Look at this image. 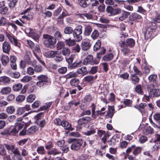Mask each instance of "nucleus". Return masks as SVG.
<instances>
[{"label": "nucleus", "mask_w": 160, "mask_h": 160, "mask_svg": "<svg viewBox=\"0 0 160 160\" xmlns=\"http://www.w3.org/2000/svg\"><path fill=\"white\" fill-rule=\"evenodd\" d=\"M44 39L43 43L46 47L50 48L54 47V45L56 42V38L53 37L47 34H44L43 35Z\"/></svg>", "instance_id": "f257e3e1"}, {"label": "nucleus", "mask_w": 160, "mask_h": 160, "mask_svg": "<svg viewBox=\"0 0 160 160\" xmlns=\"http://www.w3.org/2000/svg\"><path fill=\"white\" fill-rule=\"evenodd\" d=\"M82 28L81 25L77 26L72 33L74 39L77 42H78L82 39V36L81 35L82 33Z\"/></svg>", "instance_id": "f03ea898"}, {"label": "nucleus", "mask_w": 160, "mask_h": 160, "mask_svg": "<svg viewBox=\"0 0 160 160\" xmlns=\"http://www.w3.org/2000/svg\"><path fill=\"white\" fill-rule=\"evenodd\" d=\"M25 32L28 36L32 37L37 42L38 41L39 36L37 34L35 29L27 28L25 30Z\"/></svg>", "instance_id": "7ed1b4c3"}, {"label": "nucleus", "mask_w": 160, "mask_h": 160, "mask_svg": "<svg viewBox=\"0 0 160 160\" xmlns=\"http://www.w3.org/2000/svg\"><path fill=\"white\" fill-rule=\"evenodd\" d=\"M23 127V124L19 122H16L14 126L9 127L10 135H14L17 133L19 131L22 129Z\"/></svg>", "instance_id": "20e7f679"}, {"label": "nucleus", "mask_w": 160, "mask_h": 160, "mask_svg": "<svg viewBox=\"0 0 160 160\" xmlns=\"http://www.w3.org/2000/svg\"><path fill=\"white\" fill-rule=\"evenodd\" d=\"M83 143L82 139H75L71 146V148L73 150L77 151L80 149Z\"/></svg>", "instance_id": "39448f33"}, {"label": "nucleus", "mask_w": 160, "mask_h": 160, "mask_svg": "<svg viewBox=\"0 0 160 160\" xmlns=\"http://www.w3.org/2000/svg\"><path fill=\"white\" fill-rule=\"evenodd\" d=\"M83 63L85 65L88 64L93 65L98 64V62L95 59H94L92 55H89L84 59Z\"/></svg>", "instance_id": "423d86ee"}, {"label": "nucleus", "mask_w": 160, "mask_h": 160, "mask_svg": "<svg viewBox=\"0 0 160 160\" xmlns=\"http://www.w3.org/2000/svg\"><path fill=\"white\" fill-rule=\"evenodd\" d=\"M91 118L92 119H96L98 116H102V113L96 110V106L93 103H92L91 105Z\"/></svg>", "instance_id": "0eeeda50"}, {"label": "nucleus", "mask_w": 160, "mask_h": 160, "mask_svg": "<svg viewBox=\"0 0 160 160\" xmlns=\"http://www.w3.org/2000/svg\"><path fill=\"white\" fill-rule=\"evenodd\" d=\"M156 28V27L155 25L148 27L144 34L145 38H150L152 35V36H154V33Z\"/></svg>", "instance_id": "6e6552de"}, {"label": "nucleus", "mask_w": 160, "mask_h": 160, "mask_svg": "<svg viewBox=\"0 0 160 160\" xmlns=\"http://www.w3.org/2000/svg\"><path fill=\"white\" fill-rule=\"evenodd\" d=\"M6 34L11 43L14 44L15 46L19 47H20V43L17 38H15L13 36L10 35L7 32H6Z\"/></svg>", "instance_id": "1a4fd4ad"}, {"label": "nucleus", "mask_w": 160, "mask_h": 160, "mask_svg": "<svg viewBox=\"0 0 160 160\" xmlns=\"http://www.w3.org/2000/svg\"><path fill=\"white\" fill-rule=\"evenodd\" d=\"M81 46L82 50L87 51L90 48L91 44L88 39H84L82 41Z\"/></svg>", "instance_id": "9d476101"}, {"label": "nucleus", "mask_w": 160, "mask_h": 160, "mask_svg": "<svg viewBox=\"0 0 160 160\" xmlns=\"http://www.w3.org/2000/svg\"><path fill=\"white\" fill-rule=\"evenodd\" d=\"M3 52L7 54H8L11 49V47L9 42L7 41H4L2 45Z\"/></svg>", "instance_id": "9b49d317"}, {"label": "nucleus", "mask_w": 160, "mask_h": 160, "mask_svg": "<svg viewBox=\"0 0 160 160\" xmlns=\"http://www.w3.org/2000/svg\"><path fill=\"white\" fill-rule=\"evenodd\" d=\"M91 120V118L89 117H84L79 119L78 123L80 125H84L89 122Z\"/></svg>", "instance_id": "f8f14e48"}, {"label": "nucleus", "mask_w": 160, "mask_h": 160, "mask_svg": "<svg viewBox=\"0 0 160 160\" xmlns=\"http://www.w3.org/2000/svg\"><path fill=\"white\" fill-rule=\"evenodd\" d=\"M83 63L81 60H77L72 65H70L68 67V68L70 69H73L82 66L83 65Z\"/></svg>", "instance_id": "ddd939ff"}, {"label": "nucleus", "mask_w": 160, "mask_h": 160, "mask_svg": "<svg viewBox=\"0 0 160 160\" xmlns=\"http://www.w3.org/2000/svg\"><path fill=\"white\" fill-rule=\"evenodd\" d=\"M38 79L42 82H43L44 84L47 85H49L50 82L48 80V77L45 75H41L37 78Z\"/></svg>", "instance_id": "4468645a"}, {"label": "nucleus", "mask_w": 160, "mask_h": 160, "mask_svg": "<svg viewBox=\"0 0 160 160\" xmlns=\"http://www.w3.org/2000/svg\"><path fill=\"white\" fill-rule=\"evenodd\" d=\"M97 75H95L94 76L91 75H88L84 78L83 81L92 84L94 82V81L97 78Z\"/></svg>", "instance_id": "2eb2a0df"}, {"label": "nucleus", "mask_w": 160, "mask_h": 160, "mask_svg": "<svg viewBox=\"0 0 160 160\" xmlns=\"http://www.w3.org/2000/svg\"><path fill=\"white\" fill-rule=\"evenodd\" d=\"M136 74H131L130 76V80L132 83L134 84H136L139 83L140 79L138 77Z\"/></svg>", "instance_id": "dca6fc26"}, {"label": "nucleus", "mask_w": 160, "mask_h": 160, "mask_svg": "<svg viewBox=\"0 0 160 160\" xmlns=\"http://www.w3.org/2000/svg\"><path fill=\"white\" fill-rule=\"evenodd\" d=\"M149 95L152 97H158L160 96V89H152L150 91Z\"/></svg>", "instance_id": "f3484780"}, {"label": "nucleus", "mask_w": 160, "mask_h": 160, "mask_svg": "<svg viewBox=\"0 0 160 160\" xmlns=\"http://www.w3.org/2000/svg\"><path fill=\"white\" fill-rule=\"evenodd\" d=\"M31 8H28L25 10L23 11L21 13L22 15L25 14L27 17H31V20L33 17V13L31 12Z\"/></svg>", "instance_id": "a211bd4d"}, {"label": "nucleus", "mask_w": 160, "mask_h": 160, "mask_svg": "<svg viewBox=\"0 0 160 160\" xmlns=\"http://www.w3.org/2000/svg\"><path fill=\"white\" fill-rule=\"evenodd\" d=\"M11 88L9 87H6L2 88L0 91V93L3 95H7L11 92Z\"/></svg>", "instance_id": "6ab92c4d"}, {"label": "nucleus", "mask_w": 160, "mask_h": 160, "mask_svg": "<svg viewBox=\"0 0 160 160\" xmlns=\"http://www.w3.org/2000/svg\"><path fill=\"white\" fill-rule=\"evenodd\" d=\"M1 61L2 65L3 66H6L9 62V58L7 55L2 54L1 56Z\"/></svg>", "instance_id": "aec40b11"}, {"label": "nucleus", "mask_w": 160, "mask_h": 160, "mask_svg": "<svg viewBox=\"0 0 160 160\" xmlns=\"http://www.w3.org/2000/svg\"><path fill=\"white\" fill-rule=\"evenodd\" d=\"M0 82L1 83L7 85L10 82V79L9 77L4 76L0 77Z\"/></svg>", "instance_id": "412c9836"}, {"label": "nucleus", "mask_w": 160, "mask_h": 160, "mask_svg": "<svg viewBox=\"0 0 160 160\" xmlns=\"http://www.w3.org/2000/svg\"><path fill=\"white\" fill-rule=\"evenodd\" d=\"M62 126L65 129L72 130V128L71 127V124L67 121L63 120L62 121Z\"/></svg>", "instance_id": "4be33fe9"}, {"label": "nucleus", "mask_w": 160, "mask_h": 160, "mask_svg": "<svg viewBox=\"0 0 160 160\" xmlns=\"http://www.w3.org/2000/svg\"><path fill=\"white\" fill-rule=\"evenodd\" d=\"M7 74L11 77L15 78H18L20 76V73L17 72H13L8 71L7 72Z\"/></svg>", "instance_id": "5701e85b"}, {"label": "nucleus", "mask_w": 160, "mask_h": 160, "mask_svg": "<svg viewBox=\"0 0 160 160\" xmlns=\"http://www.w3.org/2000/svg\"><path fill=\"white\" fill-rule=\"evenodd\" d=\"M142 17L141 15L136 13H132L130 16L131 20L135 21L140 19Z\"/></svg>", "instance_id": "b1692460"}, {"label": "nucleus", "mask_w": 160, "mask_h": 160, "mask_svg": "<svg viewBox=\"0 0 160 160\" xmlns=\"http://www.w3.org/2000/svg\"><path fill=\"white\" fill-rule=\"evenodd\" d=\"M57 52L56 51H51L46 53L45 55L48 58H54L57 55Z\"/></svg>", "instance_id": "393cba45"}, {"label": "nucleus", "mask_w": 160, "mask_h": 160, "mask_svg": "<svg viewBox=\"0 0 160 160\" xmlns=\"http://www.w3.org/2000/svg\"><path fill=\"white\" fill-rule=\"evenodd\" d=\"M114 111L115 109L114 107H110L108 108L106 115L112 118L115 113Z\"/></svg>", "instance_id": "a878e982"}, {"label": "nucleus", "mask_w": 160, "mask_h": 160, "mask_svg": "<svg viewBox=\"0 0 160 160\" xmlns=\"http://www.w3.org/2000/svg\"><path fill=\"white\" fill-rule=\"evenodd\" d=\"M135 44V41L134 39L129 38L126 41V47L129 46L130 47H133Z\"/></svg>", "instance_id": "bb28decb"}, {"label": "nucleus", "mask_w": 160, "mask_h": 160, "mask_svg": "<svg viewBox=\"0 0 160 160\" xmlns=\"http://www.w3.org/2000/svg\"><path fill=\"white\" fill-rule=\"evenodd\" d=\"M78 74L85 75L87 73V68L85 67H82L81 68L78 69L77 71Z\"/></svg>", "instance_id": "cd10ccee"}, {"label": "nucleus", "mask_w": 160, "mask_h": 160, "mask_svg": "<svg viewBox=\"0 0 160 160\" xmlns=\"http://www.w3.org/2000/svg\"><path fill=\"white\" fill-rule=\"evenodd\" d=\"M153 132V129L150 126H148L145 128L143 130V133L147 135L152 134Z\"/></svg>", "instance_id": "c85d7f7f"}, {"label": "nucleus", "mask_w": 160, "mask_h": 160, "mask_svg": "<svg viewBox=\"0 0 160 160\" xmlns=\"http://www.w3.org/2000/svg\"><path fill=\"white\" fill-rule=\"evenodd\" d=\"M22 88V85L21 83H18L14 85L12 87L13 90L15 92L20 91Z\"/></svg>", "instance_id": "c756f323"}, {"label": "nucleus", "mask_w": 160, "mask_h": 160, "mask_svg": "<svg viewBox=\"0 0 160 160\" xmlns=\"http://www.w3.org/2000/svg\"><path fill=\"white\" fill-rule=\"evenodd\" d=\"M70 50L68 48H63L62 50V52L63 55L65 57H68L70 54Z\"/></svg>", "instance_id": "7c9ffc66"}, {"label": "nucleus", "mask_w": 160, "mask_h": 160, "mask_svg": "<svg viewBox=\"0 0 160 160\" xmlns=\"http://www.w3.org/2000/svg\"><path fill=\"white\" fill-rule=\"evenodd\" d=\"M37 130V128L36 126H33L30 127L27 130V133L28 135L34 133Z\"/></svg>", "instance_id": "2f4dec72"}, {"label": "nucleus", "mask_w": 160, "mask_h": 160, "mask_svg": "<svg viewBox=\"0 0 160 160\" xmlns=\"http://www.w3.org/2000/svg\"><path fill=\"white\" fill-rule=\"evenodd\" d=\"M92 29L91 27L90 26H87L84 30V34L85 35L88 36L90 35L92 31Z\"/></svg>", "instance_id": "473e14b6"}, {"label": "nucleus", "mask_w": 160, "mask_h": 160, "mask_svg": "<svg viewBox=\"0 0 160 160\" xmlns=\"http://www.w3.org/2000/svg\"><path fill=\"white\" fill-rule=\"evenodd\" d=\"M80 82L79 80L76 78H74L71 80L70 83L72 86L76 87Z\"/></svg>", "instance_id": "72a5a7b5"}, {"label": "nucleus", "mask_w": 160, "mask_h": 160, "mask_svg": "<svg viewBox=\"0 0 160 160\" xmlns=\"http://www.w3.org/2000/svg\"><path fill=\"white\" fill-rule=\"evenodd\" d=\"M75 55L74 54H71L69 58H66V61L67 62L68 64V67L70 65H72V63L73 60L75 57Z\"/></svg>", "instance_id": "f704fd0d"}, {"label": "nucleus", "mask_w": 160, "mask_h": 160, "mask_svg": "<svg viewBox=\"0 0 160 160\" xmlns=\"http://www.w3.org/2000/svg\"><path fill=\"white\" fill-rule=\"evenodd\" d=\"M113 57V55L111 53L108 54L103 57V60L107 61H109L112 59Z\"/></svg>", "instance_id": "c9c22d12"}, {"label": "nucleus", "mask_w": 160, "mask_h": 160, "mask_svg": "<svg viewBox=\"0 0 160 160\" xmlns=\"http://www.w3.org/2000/svg\"><path fill=\"white\" fill-rule=\"evenodd\" d=\"M33 53L34 56L36 58L37 60L40 63L44 66L45 65V64L44 62L42 60L41 57L38 55V53L35 52L34 51H33Z\"/></svg>", "instance_id": "e433bc0d"}, {"label": "nucleus", "mask_w": 160, "mask_h": 160, "mask_svg": "<svg viewBox=\"0 0 160 160\" xmlns=\"http://www.w3.org/2000/svg\"><path fill=\"white\" fill-rule=\"evenodd\" d=\"M135 90L138 94H142V87L141 84H138L136 85L135 88Z\"/></svg>", "instance_id": "4c0bfd02"}, {"label": "nucleus", "mask_w": 160, "mask_h": 160, "mask_svg": "<svg viewBox=\"0 0 160 160\" xmlns=\"http://www.w3.org/2000/svg\"><path fill=\"white\" fill-rule=\"evenodd\" d=\"M74 30L71 27L68 26L66 27L64 29V32L66 34H70L73 33Z\"/></svg>", "instance_id": "58836bf2"}, {"label": "nucleus", "mask_w": 160, "mask_h": 160, "mask_svg": "<svg viewBox=\"0 0 160 160\" xmlns=\"http://www.w3.org/2000/svg\"><path fill=\"white\" fill-rule=\"evenodd\" d=\"M35 98L36 96L34 94H30L27 98V101L28 102L31 103L35 100Z\"/></svg>", "instance_id": "ea45409f"}, {"label": "nucleus", "mask_w": 160, "mask_h": 160, "mask_svg": "<svg viewBox=\"0 0 160 160\" xmlns=\"http://www.w3.org/2000/svg\"><path fill=\"white\" fill-rule=\"evenodd\" d=\"M48 153L50 155H56L60 153L61 152L58 151L57 149L54 148L48 152Z\"/></svg>", "instance_id": "a19ab883"}, {"label": "nucleus", "mask_w": 160, "mask_h": 160, "mask_svg": "<svg viewBox=\"0 0 160 160\" xmlns=\"http://www.w3.org/2000/svg\"><path fill=\"white\" fill-rule=\"evenodd\" d=\"M105 134L106 135V136L103 135L102 138H101L102 141L104 144L106 142L107 138L109 137L111 135V133L110 132H105Z\"/></svg>", "instance_id": "79ce46f5"}, {"label": "nucleus", "mask_w": 160, "mask_h": 160, "mask_svg": "<svg viewBox=\"0 0 160 160\" xmlns=\"http://www.w3.org/2000/svg\"><path fill=\"white\" fill-rule=\"evenodd\" d=\"M15 111V108L13 106H10L7 107L6 109V112L8 113L12 114Z\"/></svg>", "instance_id": "37998d69"}, {"label": "nucleus", "mask_w": 160, "mask_h": 160, "mask_svg": "<svg viewBox=\"0 0 160 160\" xmlns=\"http://www.w3.org/2000/svg\"><path fill=\"white\" fill-rule=\"evenodd\" d=\"M76 42L74 39L71 40V39L65 40V42L67 45L70 47L74 45L75 44Z\"/></svg>", "instance_id": "c03bdc74"}, {"label": "nucleus", "mask_w": 160, "mask_h": 160, "mask_svg": "<svg viewBox=\"0 0 160 160\" xmlns=\"http://www.w3.org/2000/svg\"><path fill=\"white\" fill-rule=\"evenodd\" d=\"M122 51L124 55H128L131 52V50L127 47H125L122 48Z\"/></svg>", "instance_id": "a18cd8bd"}, {"label": "nucleus", "mask_w": 160, "mask_h": 160, "mask_svg": "<svg viewBox=\"0 0 160 160\" xmlns=\"http://www.w3.org/2000/svg\"><path fill=\"white\" fill-rule=\"evenodd\" d=\"M25 98V96L24 95H19L16 98V101L19 102H21L24 100Z\"/></svg>", "instance_id": "49530a36"}, {"label": "nucleus", "mask_w": 160, "mask_h": 160, "mask_svg": "<svg viewBox=\"0 0 160 160\" xmlns=\"http://www.w3.org/2000/svg\"><path fill=\"white\" fill-rule=\"evenodd\" d=\"M37 151L39 154H45V151L43 146H41L37 148Z\"/></svg>", "instance_id": "de8ad7c7"}, {"label": "nucleus", "mask_w": 160, "mask_h": 160, "mask_svg": "<svg viewBox=\"0 0 160 160\" xmlns=\"http://www.w3.org/2000/svg\"><path fill=\"white\" fill-rule=\"evenodd\" d=\"M99 35V33L98 31L94 30L91 34V37L93 40L96 39L97 38Z\"/></svg>", "instance_id": "09e8293b"}, {"label": "nucleus", "mask_w": 160, "mask_h": 160, "mask_svg": "<svg viewBox=\"0 0 160 160\" xmlns=\"http://www.w3.org/2000/svg\"><path fill=\"white\" fill-rule=\"evenodd\" d=\"M133 70L135 73L134 74L138 75L140 77L142 76V72L138 69L136 66H133Z\"/></svg>", "instance_id": "8fccbe9b"}, {"label": "nucleus", "mask_w": 160, "mask_h": 160, "mask_svg": "<svg viewBox=\"0 0 160 160\" xmlns=\"http://www.w3.org/2000/svg\"><path fill=\"white\" fill-rule=\"evenodd\" d=\"M68 106L69 108L72 107L73 105L75 106H77L80 104L79 102H76L75 100H74L69 102H68Z\"/></svg>", "instance_id": "3c124183"}, {"label": "nucleus", "mask_w": 160, "mask_h": 160, "mask_svg": "<svg viewBox=\"0 0 160 160\" xmlns=\"http://www.w3.org/2000/svg\"><path fill=\"white\" fill-rule=\"evenodd\" d=\"M15 23L16 24L20 26H23V24L26 23V21L24 20H22V18H20L19 19V20H16L15 21Z\"/></svg>", "instance_id": "603ef678"}, {"label": "nucleus", "mask_w": 160, "mask_h": 160, "mask_svg": "<svg viewBox=\"0 0 160 160\" xmlns=\"http://www.w3.org/2000/svg\"><path fill=\"white\" fill-rule=\"evenodd\" d=\"M96 132V130L95 129H92L86 132H83V135L87 136H90L94 134Z\"/></svg>", "instance_id": "864d4df0"}, {"label": "nucleus", "mask_w": 160, "mask_h": 160, "mask_svg": "<svg viewBox=\"0 0 160 160\" xmlns=\"http://www.w3.org/2000/svg\"><path fill=\"white\" fill-rule=\"evenodd\" d=\"M152 21L154 23V24L157 23H160V14H157L152 19Z\"/></svg>", "instance_id": "5fc2aeb1"}, {"label": "nucleus", "mask_w": 160, "mask_h": 160, "mask_svg": "<svg viewBox=\"0 0 160 160\" xmlns=\"http://www.w3.org/2000/svg\"><path fill=\"white\" fill-rule=\"evenodd\" d=\"M101 45V42L99 40H98L95 44L93 47V49L94 51H96L100 47Z\"/></svg>", "instance_id": "6e6d98bb"}, {"label": "nucleus", "mask_w": 160, "mask_h": 160, "mask_svg": "<svg viewBox=\"0 0 160 160\" xmlns=\"http://www.w3.org/2000/svg\"><path fill=\"white\" fill-rule=\"evenodd\" d=\"M6 154V152L4 146L2 144H0V155L5 156Z\"/></svg>", "instance_id": "4d7b16f0"}, {"label": "nucleus", "mask_w": 160, "mask_h": 160, "mask_svg": "<svg viewBox=\"0 0 160 160\" xmlns=\"http://www.w3.org/2000/svg\"><path fill=\"white\" fill-rule=\"evenodd\" d=\"M7 22L6 19L4 17L0 18V26H6Z\"/></svg>", "instance_id": "13d9d810"}, {"label": "nucleus", "mask_w": 160, "mask_h": 160, "mask_svg": "<svg viewBox=\"0 0 160 160\" xmlns=\"http://www.w3.org/2000/svg\"><path fill=\"white\" fill-rule=\"evenodd\" d=\"M67 71V68L66 67H61L58 69V72L60 74H65Z\"/></svg>", "instance_id": "bf43d9fd"}, {"label": "nucleus", "mask_w": 160, "mask_h": 160, "mask_svg": "<svg viewBox=\"0 0 160 160\" xmlns=\"http://www.w3.org/2000/svg\"><path fill=\"white\" fill-rule=\"evenodd\" d=\"M32 79V78L31 77L28 76H26L23 77V78L21 79V81L23 82H26L31 81Z\"/></svg>", "instance_id": "052dcab7"}, {"label": "nucleus", "mask_w": 160, "mask_h": 160, "mask_svg": "<svg viewBox=\"0 0 160 160\" xmlns=\"http://www.w3.org/2000/svg\"><path fill=\"white\" fill-rule=\"evenodd\" d=\"M141 151V149L140 147H137L135 148V147L134 148L133 153L135 155H136L140 153Z\"/></svg>", "instance_id": "680f3d73"}, {"label": "nucleus", "mask_w": 160, "mask_h": 160, "mask_svg": "<svg viewBox=\"0 0 160 160\" xmlns=\"http://www.w3.org/2000/svg\"><path fill=\"white\" fill-rule=\"evenodd\" d=\"M4 146L6 148L8 151H12L15 148V146L14 145L12 144H5Z\"/></svg>", "instance_id": "e2e57ef3"}, {"label": "nucleus", "mask_w": 160, "mask_h": 160, "mask_svg": "<svg viewBox=\"0 0 160 160\" xmlns=\"http://www.w3.org/2000/svg\"><path fill=\"white\" fill-rule=\"evenodd\" d=\"M148 140L147 137L144 136H142L139 138V142L141 143L145 142Z\"/></svg>", "instance_id": "0e129e2a"}, {"label": "nucleus", "mask_w": 160, "mask_h": 160, "mask_svg": "<svg viewBox=\"0 0 160 160\" xmlns=\"http://www.w3.org/2000/svg\"><path fill=\"white\" fill-rule=\"evenodd\" d=\"M62 7H59L56 10H55L53 12V15L55 16H58L62 11Z\"/></svg>", "instance_id": "69168bd1"}, {"label": "nucleus", "mask_w": 160, "mask_h": 160, "mask_svg": "<svg viewBox=\"0 0 160 160\" xmlns=\"http://www.w3.org/2000/svg\"><path fill=\"white\" fill-rule=\"evenodd\" d=\"M43 116V112H40L38 114L35 116V119L36 120V122L39 121Z\"/></svg>", "instance_id": "338daca9"}, {"label": "nucleus", "mask_w": 160, "mask_h": 160, "mask_svg": "<svg viewBox=\"0 0 160 160\" xmlns=\"http://www.w3.org/2000/svg\"><path fill=\"white\" fill-rule=\"evenodd\" d=\"M128 17V14L126 12H124L122 13V15L119 17V20L122 21Z\"/></svg>", "instance_id": "774afa93"}]
</instances>
